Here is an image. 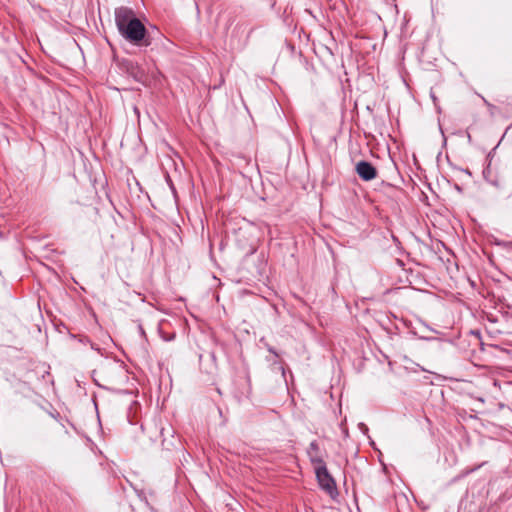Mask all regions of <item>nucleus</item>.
<instances>
[{
  "mask_svg": "<svg viewBox=\"0 0 512 512\" xmlns=\"http://www.w3.org/2000/svg\"><path fill=\"white\" fill-rule=\"evenodd\" d=\"M355 171L363 181H371L377 177V169L368 161H359L355 165Z\"/></svg>",
  "mask_w": 512,
  "mask_h": 512,
  "instance_id": "nucleus-3",
  "label": "nucleus"
},
{
  "mask_svg": "<svg viewBox=\"0 0 512 512\" xmlns=\"http://www.w3.org/2000/svg\"><path fill=\"white\" fill-rule=\"evenodd\" d=\"M314 469L320 488L329 494L331 498L335 499L339 493L337 490L336 482L328 472L326 464L315 466Z\"/></svg>",
  "mask_w": 512,
  "mask_h": 512,
  "instance_id": "nucleus-2",
  "label": "nucleus"
},
{
  "mask_svg": "<svg viewBox=\"0 0 512 512\" xmlns=\"http://www.w3.org/2000/svg\"><path fill=\"white\" fill-rule=\"evenodd\" d=\"M307 454L310 458V461L315 466L325 465L323 457L321 455L320 447L317 441H312L307 450Z\"/></svg>",
  "mask_w": 512,
  "mask_h": 512,
  "instance_id": "nucleus-5",
  "label": "nucleus"
},
{
  "mask_svg": "<svg viewBox=\"0 0 512 512\" xmlns=\"http://www.w3.org/2000/svg\"><path fill=\"white\" fill-rule=\"evenodd\" d=\"M165 432V429L163 427L160 428V435L163 436Z\"/></svg>",
  "mask_w": 512,
  "mask_h": 512,
  "instance_id": "nucleus-6",
  "label": "nucleus"
},
{
  "mask_svg": "<svg viewBox=\"0 0 512 512\" xmlns=\"http://www.w3.org/2000/svg\"><path fill=\"white\" fill-rule=\"evenodd\" d=\"M115 23L120 34L129 42L138 46H149L151 44L146 27L136 17L132 9L127 7L117 8L115 10Z\"/></svg>",
  "mask_w": 512,
  "mask_h": 512,
  "instance_id": "nucleus-1",
  "label": "nucleus"
},
{
  "mask_svg": "<svg viewBox=\"0 0 512 512\" xmlns=\"http://www.w3.org/2000/svg\"><path fill=\"white\" fill-rule=\"evenodd\" d=\"M123 68L134 80L142 82L145 79V71L137 62L126 60Z\"/></svg>",
  "mask_w": 512,
  "mask_h": 512,
  "instance_id": "nucleus-4",
  "label": "nucleus"
}]
</instances>
